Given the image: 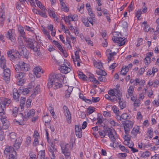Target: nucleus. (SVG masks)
I'll use <instances>...</instances> for the list:
<instances>
[{
	"mask_svg": "<svg viewBox=\"0 0 159 159\" xmlns=\"http://www.w3.org/2000/svg\"><path fill=\"white\" fill-rule=\"evenodd\" d=\"M64 75L61 73L53 74L49 75L48 80V88H51L54 86L53 88L56 89L62 87L61 82H63Z\"/></svg>",
	"mask_w": 159,
	"mask_h": 159,
	"instance_id": "nucleus-1",
	"label": "nucleus"
},
{
	"mask_svg": "<svg viewBox=\"0 0 159 159\" xmlns=\"http://www.w3.org/2000/svg\"><path fill=\"white\" fill-rule=\"evenodd\" d=\"M25 43V46L33 51L37 50V43L34 40L28 37H24L23 39Z\"/></svg>",
	"mask_w": 159,
	"mask_h": 159,
	"instance_id": "nucleus-2",
	"label": "nucleus"
},
{
	"mask_svg": "<svg viewBox=\"0 0 159 159\" xmlns=\"http://www.w3.org/2000/svg\"><path fill=\"white\" fill-rule=\"evenodd\" d=\"M21 143V141L20 139H16L15 140V142L13 144L14 148L11 147V151L13 149L11 154V159H16L17 158L16 152L15 150V149H19Z\"/></svg>",
	"mask_w": 159,
	"mask_h": 159,
	"instance_id": "nucleus-3",
	"label": "nucleus"
},
{
	"mask_svg": "<svg viewBox=\"0 0 159 159\" xmlns=\"http://www.w3.org/2000/svg\"><path fill=\"white\" fill-rule=\"evenodd\" d=\"M15 68L16 72H18L21 71H27L30 69V66L24 62H21L18 65L15 66Z\"/></svg>",
	"mask_w": 159,
	"mask_h": 159,
	"instance_id": "nucleus-4",
	"label": "nucleus"
},
{
	"mask_svg": "<svg viewBox=\"0 0 159 159\" xmlns=\"http://www.w3.org/2000/svg\"><path fill=\"white\" fill-rule=\"evenodd\" d=\"M60 145L61 148L62 152L65 156L66 159H71L70 153L68 148V144H63Z\"/></svg>",
	"mask_w": 159,
	"mask_h": 159,
	"instance_id": "nucleus-5",
	"label": "nucleus"
},
{
	"mask_svg": "<svg viewBox=\"0 0 159 159\" xmlns=\"http://www.w3.org/2000/svg\"><path fill=\"white\" fill-rule=\"evenodd\" d=\"M122 122L124 125L125 134L129 133L130 129H131L133 127V122L132 121L129 120L122 121Z\"/></svg>",
	"mask_w": 159,
	"mask_h": 159,
	"instance_id": "nucleus-6",
	"label": "nucleus"
},
{
	"mask_svg": "<svg viewBox=\"0 0 159 159\" xmlns=\"http://www.w3.org/2000/svg\"><path fill=\"white\" fill-rule=\"evenodd\" d=\"M3 70V80L7 84L10 83V69L9 68L5 69V66L2 65Z\"/></svg>",
	"mask_w": 159,
	"mask_h": 159,
	"instance_id": "nucleus-7",
	"label": "nucleus"
},
{
	"mask_svg": "<svg viewBox=\"0 0 159 159\" xmlns=\"http://www.w3.org/2000/svg\"><path fill=\"white\" fill-rule=\"evenodd\" d=\"M112 39L114 42L119 43L120 46L124 45L127 41V39L124 38H119L115 36L113 37Z\"/></svg>",
	"mask_w": 159,
	"mask_h": 159,
	"instance_id": "nucleus-8",
	"label": "nucleus"
},
{
	"mask_svg": "<svg viewBox=\"0 0 159 159\" xmlns=\"http://www.w3.org/2000/svg\"><path fill=\"white\" fill-rule=\"evenodd\" d=\"M15 30H11V45L16 47L17 45V42L16 39Z\"/></svg>",
	"mask_w": 159,
	"mask_h": 159,
	"instance_id": "nucleus-9",
	"label": "nucleus"
},
{
	"mask_svg": "<svg viewBox=\"0 0 159 159\" xmlns=\"http://www.w3.org/2000/svg\"><path fill=\"white\" fill-rule=\"evenodd\" d=\"M132 66L133 65L132 63L129 64L128 66H123L120 72V74L123 75H125L128 71L129 68H132Z\"/></svg>",
	"mask_w": 159,
	"mask_h": 159,
	"instance_id": "nucleus-10",
	"label": "nucleus"
},
{
	"mask_svg": "<svg viewBox=\"0 0 159 159\" xmlns=\"http://www.w3.org/2000/svg\"><path fill=\"white\" fill-rule=\"evenodd\" d=\"M13 98L16 101L19 100L20 94L16 88H14L13 90Z\"/></svg>",
	"mask_w": 159,
	"mask_h": 159,
	"instance_id": "nucleus-11",
	"label": "nucleus"
},
{
	"mask_svg": "<svg viewBox=\"0 0 159 159\" xmlns=\"http://www.w3.org/2000/svg\"><path fill=\"white\" fill-rule=\"evenodd\" d=\"M70 68L66 66V65L61 66L60 67V71L62 73L66 74L70 72Z\"/></svg>",
	"mask_w": 159,
	"mask_h": 159,
	"instance_id": "nucleus-12",
	"label": "nucleus"
},
{
	"mask_svg": "<svg viewBox=\"0 0 159 159\" xmlns=\"http://www.w3.org/2000/svg\"><path fill=\"white\" fill-rule=\"evenodd\" d=\"M41 71V69L39 67H36L33 69V71L34 74L38 78H39L41 76V74L43 73Z\"/></svg>",
	"mask_w": 159,
	"mask_h": 159,
	"instance_id": "nucleus-13",
	"label": "nucleus"
},
{
	"mask_svg": "<svg viewBox=\"0 0 159 159\" xmlns=\"http://www.w3.org/2000/svg\"><path fill=\"white\" fill-rule=\"evenodd\" d=\"M5 18L4 10L1 8L0 11V24L2 26L4 23Z\"/></svg>",
	"mask_w": 159,
	"mask_h": 159,
	"instance_id": "nucleus-14",
	"label": "nucleus"
},
{
	"mask_svg": "<svg viewBox=\"0 0 159 159\" xmlns=\"http://www.w3.org/2000/svg\"><path fill=\"white\" fill-rule=\"evenodd\" d=\"M15 51L14 49L11 50V59H13L14 58L16 57L17 58V57H18L19 55H20V53L19 52L17 51L16 50L15 53H13Z\"/></svg>",
	"mask_w": 159,
	"mask_h": 159,
	"instance_id": "nucleus-15",
	"label": "nucleus"
},
{
	"mask_svg": "<svg viewBox=\"0 0 159 159\" xmlns=\"http://www.w3.org/2000/svg\"><path fill=\"white\" fill-rule=\"evenodd\" d=\"M25 50L24 49H23L21 50H19V51L20 53V55L24 57L27 58L29 55V53L26 48H25Z\"/></svg>",
	"mask_w": 159,
	"mask_h": 159,
	"instance_id": "nucleus-16",
	"label": "nucleus"
},
{
	"mask_svg": "<svg viewBox=\"0 0 159 159\" xmlns=\"http://www.w3.org/2000/svg\"><path fill=\"white\" fill-rule=\"evenodd\" d=\"M18 45L19 50H21L23 49H24L25 50V45L21 39H19Z\"/></svg>",
	"mask_w": 159,
	"mask_h": 159,
	"instance_id": "nucleus-17",
	"label": "nucleus"
},
{
	"mask_svg": "<svg viewBox=\"0 0 159 159\" xmlns=\"http://www.w3.org/2000/svg\"><path fill=\"white\" fill-rule=\"evenodd\" d=\"M35 110L33 109H32L29 111L27 112V114L25 112V118H27L29 117L33 116L35 114Z\"/></svg>",
	"mask_w": 159,
	"mask_h": 159,
	"instance_id": "nucleus-18",
	"label": "nucleus"
},
{
	"mask_svg": "<svg viewBox=\"0 0 159 159\" xmlns=\"http://www.w3.org/2000/svg\"><path fill=\"white\" fill-rule=\"evenodd\" d=\"M131 99L133 101H134V103L133 104L134 106L135 107H139L140 105V100L139 99H137V98L135 97L134 99H133L132 96H131Z\"/></svg>",
	"mask_w": 159,
	"mask_h": 159,
	"instance_id": "nucleus-19",
	"label": "nucleus"
},
{
	"mask_svg": "<svg viewBox=\"0 0 159 159\" xmlns=\"http://www.w3.org/2000/svg\"><path fill=\"white\" fill-rule=\"evenodd\" d=\"M119 104L120 106V108L121 110H122L126 106V104L125 101L123 99L120 100L119 101Z\"/></svg>",
	"mask_w": 159,
	"mask_h": 159,
	"instance_id": "nucleus-20",
	"label": "nucleus"
},
{
	"mask_svg": "<svg viewBox=\"0 0 159 159\" xmlns=\"http://www.w3.org/2000/svg\"><path fill=\"white\" fill-rule=\"evenodd\" d=\"M51 147H50L48 148L50 156L55 155L54 152H57V149L54 148L52 145H51Z\"/></svg>",
	"mask_w": 159,
	"mask_h": 159,
	"instance_id": "nucleus-21",
	"label": "nucleus"
},
{
	"mask_svg": "<svg viewBox=\"0 0 159 159\" xmlns=\"http://www.w3.org/2000/svg\"><path fill=\"white\" fill-rule=\"evenodd\" d=\"M4 155L6 157H8V159H10V147L5 148L4 151Z\"/></svg>",
	"mask_w": 159,
	"mask_h": 159,
	"instance_id": "nucleus-22",
	"label": "nucleus"
},
{
	"mask_svg": "<svg viewBox=\"0 0 159 159\" xmlns=\"http://www.w3.org/2000/svg\"><path fill=\"white\" fill-rule=\"evenodd\" d=\"M116 52H113L109 53L108 55H107L108 63H109L111 60L114 59V56L116 55Z\"/></svg>",
	"mask_w": 159,
	"mask_h": 159,
	"instance_id": "nucleus-23",
	"label": "nucleus"
},
{
	"mask_svg": "<svg viewBox=\"0 0 159 159\" xmlns=\"http://www.w3.org/2000/svg\"><path fill=\"white\" fill-rule=\"evenodd\" d=\"M93 64L94 66L99 69H101L102 67V63L101 62H97L96 61H93Z\"/></svg>",
	"mask_w": 159,
	"mask_h": 159,
	"instance_id": "nucleus-24",
	"label": "nucleus"
},
{
	"mask_svg": "<svg viewBox=\"0 0 159 159\" xmlns=\"http://www.w3.org/2000/svg\"><path fill=\"white\" fill-rule=\"evenodd\" d=\"M18 31L20 34V36L22 37L24 39V37H26L25 36V33L24 32L23 28L22 26H20L18 28Z\"/></svg>",
	"mask_w": 159,
	"mask_h": 159,
	"instance_id": "nucleus-25",
	"label": "nucleus"
},
{
	"mask_svg": "<svg viewBox=\"0 0 159 159\" xmlns=\"http://www.w3.org/2000/svg\"><path fill=\"white\" fill-rule=\"evenodd\" d=\"M139 129V128L138 126H137L136 128H134L131 132V134L135 136H136L137 134L140 133Z\"/></svg>",
	"mask_w": 159,
	"mask_h": 159,
	"instance_id": "nucleus-26",
	"label": "nucleus"
},
{
	"mask_svg": "<svg viewBox=\"0 0 159 159\" xmlns=\"http://www.w3.org/2000/svg\"><path fill=\"white\" fill-rule=\"evenodd\" d=\"M96 73L100 76H105L107 75V73L105 71L101 69L97 70Z\"/></svg>",
	"mask_w": 159,
	"mask_h": 159,
	"instance_id": "nucleus-27",
	"label": "nucleus"
},
{
	"mask_svg": "<svg viewBox=\"0 0 159 159\" xmlns=\"http://www.w3.org/2000/svg\"><path fill=\"white\" fill-rule=\"evenodd\" d=\"M25 100L26 98H21L20 100V106L21 109H22L24 108V105L25 102Z\"/></svg>",
	"mask_w": 159,
	"mask_h": 159,
	"instance_id": "nucleus-28",
	"label": "nucleus"
},
{
	"mask_svg": "<svg viewBox=\"0 0 159 159\" xmlns=\"http://www.w3.org/2000/svg\"><path fill=\"white\" fill-rule=\"evenodd\" d=\"M79 53V51H76L75 52V59L73 58V56H72V59H73V61L74 64H75V62L76 61H80V60Z\"/></svg>",
	"mask_w": 159,
	"mask_h": 159,
	"instance_id": "nucleus-29",
	"label": "nucleus"
},
{
	"mask_svg": "<svg viewBox=\"0 0 159 159\" xmlns=\"http://www.w3.org/2000/svg\"><path fill=\"white\" fill-rule=\"evenodd\" d=\"M78 74L80 78L82 79L83 80H87L86 79L87 78V76L84 75L83 72L79 71L78 72Z\"/></svg>",
	"mask_w": 159,
	"mask_h": 159,
	"instance_id": "nucleus-30",
	"label": "nucleus"
},
{
	"mask_svg": "<svg viewBox=\"0 0 159 159\" xmlns=\"http://www.w3.org/2000/svg\"><path fill=\"white\" fill-rule=\"evenodd\" d=\"M82 21L85 26L87 27L89 26V24L88 22L89 20L88 18H86L84 17H83L82 18Z\"/></svg>",
	"mask_w": 159,
	"mask_h": 159,
	"instance_id": "nucleus-31",
	"label": "nucleus"
},
{
	"mask_svg": "<svg viewBox=\"0 0 159 159\" xmlns=\"http://www.w3.org/2000/svg\"><path fill=\"white\" fill-rule=\"evenodd\" d=\"M25 74L24 72H21L19 74L16 75L15 77L18 79H22L25 76Z\"/></svg>",
	"mask_w": 159,
	"mask_h": 159,
	"instance_id": "nucleus-32",
	"label": "nucleus"
},
{
	"mask_svg": "<svg viewBox=\"0 0 159 159\" xmlns=\"http://www.w3.org/2000/svg\"><path fill=\"white\" fill-rule=\"evenodd\" d=\"M40 90L39 85H37L36 87L33 89H32V92H33V94H32V95H36L38 93V92Z\"/></svg>",
	"mask_w": 159,
	"mask_h": 159,
	"instance_id": "nucleus-33",
	"label": "nucleus"
},
{
	"mask_svg": "<svg viewBox=\"0 0 159 159\" xmlns=\"http://www.w3.org/2000/svg\"><path fill=\"white\" fill-rule=\"evenodd\" d=\"M105 131L108 133V136L113 134V130L110 128L106 127L105 128ZM113 131L115 132L114 130H113Z\"/></svg>",
	"mask_w": 159,
	"mask_h": 159,
	"instance_id": "nucleus-34",
	"label": "nucleus"
},
{
	"mask_svg": "<svg viewBox=\"0 0 159 159\" xmlns=\"http://www.w3.org/2000/svg\"><path fill=\"white\" fill-rule=\"evenodd\" d=\"M39 155L40 156V159H48V158L45 157V152L44 151H40Z\"/></svg>",
	"mask_w": 159,
	"mask_h": 159,
	"instance_id": "nucleus-35",
	"label": "nucleus"
},
{
	"mask_svg": "<svg viewBox=\"0 0 159 159\" xmlns=\"http://www.w3.org/2000/svg\"><path fill=\"white\" fill-rule=\"evenodd\" d=\"M2 104H3L4 107H5V106H8L10 104V100L6 99L2 102Z\"/></svg>",
	"mask_w": 159,
	"mask_h": 159,
	"instance_id": "nucleus-36",
	"label": "nucleus"
},
{
	"mask_svg": "<svg viewBox=\"0 0 159 159\" xmlns=\"http://www.w3.org/2000/svg\"><path fill=\"white\" fill-rule=\"evenodd\" d=\"M144 61L146 65H148L150 62V57L149 56H147L144 59Z\"/></svg>",
	"mask_w": 159,
	"mask_h": 159,
	"instance_id": "nucleus-37",
	"label": "nucleus"
},
{
	"mask_svg": "<svg viewBox=\"0 0 159 159\" xmlns=\"http://www.w3.org/2000/svg\"><path fill=\"white\" fill-rule=\"evenodd\" d=\"M112 109L116 115L120 114V111L118 110V108L116 106L112 107Z\"/></svg>",
	"mask_w": 159,
	"mask_h": 159,
	"instance_id": "nucleus-38",
	"label": "nucleus"
},
{
	"mask_svg": "<svg viewBox=\"0 0 159 159\" xmlns=\"http://www.w3.org/2000/svg\"><path fill=\"white\" fill-rule=\"evenodd\" d=\"M73 89V88L72 87H69L67 90L66 91V96L67 97H69L70 96V94L72 90Z\"/></svg>",
	"mask_w": 159,
	"mask_h": 159,
	"instance_id": "nucleus-39",
	"label": "nucleus"
},
{
	"mask_svg": "<svg viewBox=\"0 0 159 159\" xmlns=\"http://www.w3.org/2000/svg\"><path fill=\"white\" fill-rule=\"evenodd\" d=\"M147 133L148 134V135L149 137L150 138H152L153 137V130L151 128L148 129Z\"/></svg>",
	"mask_w": 159,
	"mask_h": 159,
	"instance_id": "nucleus-40",
	"label": "nucleus"
},
{
	"mask_svg": "<svg viewBox=\"0 0 159 159\" xmlns=\"http://www.w3.org/2000/svg\"><path fill=\"white\" fill-rule=\"evenodd\" d=\"M119 148L122 151L124 152H126L127 153H129V151L128 150L126 149L125 147L124 146H122L120 144L119 146Z\"/></svg>",
	"mask_w": 159,
	"mask_h": 159,
	"instance_id": "nucleus-41",
	"label": "nucleus"
},
{
	"mask_svg": "<svg viewBox=\"0 0 159 159\" xmlns=\"http://www.w3.org/2000/svg\"><path fill=\"white\" fill-rule=\"evenodd\" d=\"M142 11L141 10H138L135 13L136 15V16L138 20L140 19V18L141 15L142 14Z\"/></svg>",
	"mask_w": 159,
	"mask_h": 159,
	"instance_id": "nucleus-42",
	"label": "nucleus"
},
{
	"mask_svg": "<svg viewBox=\"0 0 159 159\" xmlns=\"http://www.w3.org/2000/svg\"><path fill=\"white\" fill-rule=\"evenodd\" d=\"M94 108L89 107L87 109L88 113L90 115L94 111Z\"/></svg>",
	"mask_w": 159,
	"mask_h": 159,
	"instance_id": "nucleus-43",
	"label": "nucleus"
},
{
	"mask_svg": "<svg viewBox=\"0 0 159 159\" xmlns=\"http://www.w3.org/2000/svg\"><path fill=\"white\" fill-rule=\"evenodd\" d=\"M103 76H100L98 77V80L101 82H105L107 80L105 77H103Z\"/></svg>",
	"mask_w": 159,
	"mask_h": 159,
	"instance_id": "nucleus-44",
	"label": "nucleus"
},
{
	"mask_svg": "<svg viewBox=\"0 0 159 159\" xmlns=\"http://www.w3.org/2000/svg\"><path fill=\"white\" fill-rule=\"evenodd\" d=\"M20 80L17 82V84L19 85H22L25 82L26 80L25 79Z\"/></svg>",
	"mask_w": 159,
	"mask_h": 159,
	"instance_id": "nucleus-45",
	"label": "nucleus"
},
{
	"mask_svg": "<svg viewBox=\"0 0 159 159\" xmlns=\"http://www.w3.org/2000/svg\"><path fill=\"white\" fill-rule=\"evenodd\" d=\"M129 117V116L126 113H123L121 115V118L123 120H125L128 119Z\"/></svg>",
	"mask_w": 159,
	"mask_h": 159,
	"instance_id": "nucleus-46",
	"label": "nucleus"
},
{
	"mask_svg": "<svg viewBox=\"0 0 159 159\" xmlns=\"http://www.w3.org/2000/svg\"><path fill=\"white\" fill-rule=\"evenodd\" d=\"M150 155V152L148 151H146L145 152H143L142 154V156L143 157V158H145L147 157H148Z\"/></svg>",
	"mask_w": 159,
	"mask_h": 159,
	"instance_id": "nucleus-47",
	"label": "nucleus"
},
{
	"mask_svg": "<svg viewBox=\"0 0 159 159\" xmlns=\"http://www.w3.org/2000/svg\"><path fill=\"white\" fill-rule=\"evenodd\" d=\"M75 134L79 138H81L82 135V130L77 131L75 133Z\"/></svg>",
	"mask_w": 159,
	"mask_h": 159,
	"instance_id": "nucleus-48",
	"label": "nucleus"
},
{
	"mask_svg": "<svg viewBox=\"0 0 159 159\" xmlns=\"http://www.w3.org/2000/svg\"><path fill=\"white\" fill-rule=\"evenodd\" d=\"M31 102L32 100L31 99L29 98L27 99L26 103V105L27 107H29L30 106L31 104Z\"/></svg>",
	"mask_w": 159,
	"mask_h": 159,
	"instance_id": "nucleus-49",
	"label": "nucleus"
},
{
	"mask_svg": "<svg viewBox=\"0 0 159 159\" xmlns=\"http://www.w3.org/2000/svg\"><path fill=\"white\" fill-rule=\"evenodd\" d=\"M97 119L98 121L96 124L101 125L102 123H103V120L100 116H98Z\"/></svg>",
	"mask_w": 159,
	"mask_h": 159,
	"instance_id": "nucleus-50",
	"label": "nucleus"
},
{
	"mask_svg": "<svg viewBox=\"0 0 159 159\" xmlns=\"http://www.w3.org/2000/svg\"><path fill=\"white\" fill-rule=\"evenodd\" d=\"M110 123L111 126H114L116 125H118V123L116 122L114 120H111L110 121Z\"/></svg>",
	"mask_w": 159,
	"mask_h": 159,
	"instance_id": "nucleus-51",
	"label": "nucleus"
},
{
	"mask_svg": "<svg viewBox=\"0 0 159 159\" xmlns=\"http://www.w3.org/2000/svg\"><path fill=\"white\" fill-rule=\"evenodd\" d=\"M100 98L99 97H92V101L93 102H97L99 101Z\"/></svg>",
	"mask_w": 159,
	"mask_h": 159,
	"instance_id": "nucleus-52",
	"label": "nucleus"
},
{
	"mask_svg": "<svg viewBox=\"0 0 159 159\" xmlns=\"http://www.w3.org/2000/svg\"><path fill=\"white\" fill-rule=\"evenodd\" d=\"M5 107H2V105L1 104V102H0V115L1 116V117L2 116V114H4V112L3 111L4 110V108Z\"/></svg>",
	"mask_w": 159,
	"mask_h": 159,
	"instance_id": "nucleus-53",
	"label": "nucleus"
},
{
	"mask_svg": "<svg viewBox=\"0 0 159 159\" xmlns=\"http://www.w3.org/2000/svg\"><path fill=\"white\" fill-rule=\"evenodd\" d=\"M128 93L132 94L134 92V88L132 86H130L128 90Z\"/></svg>",
	"mask_w": 159,
	"mask_h": 159,
	"instance_id": "nucleus-54",
	"label": "nucleus"
},
{
	"mask_svg": "<svg viewBox=\"0 0 159 159\" xmlns=\"http://www.w3.org/2000/svg\"><path fill=\"white\" fill-rule=\"evenodd\" d=\"M108 94H110L111 96H115L116 93L114 90L111 89L109 91Z\"/></svg>",
	"mask_w": 159,
	"mask_h": 159,
	"instance_id": "nucleus-55",
	"label": "nucleus"
},
{
	"mask_svg": "<svg viewBox=\"0 0 159 159\" xmlns=\"http://www.w3.org/2000/svg\"><path fill=\"white\" fill-rule=\"evenodd\" d=\"M49 15L50 16H52L54 18H55V14L53 11H50L48 12Z\"/></svg>",
	"mask_w": 159,
	"mask_h": 159,
	"instance_id": "nucleus-56",
	"label": "nucleus"
},
{
	"mask_svg": "<svg viewBox=\"0 0 159 159\" xmlns=\"http://www.w3.org/2000/svg\"><path fill=\"white\" fill-rule=\"evenodd\" d=\"M16 135L15 132H12L11 133V139H16Z\"/></svg>",
	"mask_w": 159,
	"mask_h": 159,
	"instance_id": "nucleus-57",
	"label": "nucleus"
},
{
	"mask_svg": "<svg viewBox=\"0 0 159 159\" xmlns=\"http://www.w3.org/2000/svg\"><path fill=\"white\" fill-rule=\"evenodd\" d=\"M145 71L144 68H140L139 71H138V75H141L143 74L144 72Z\"/></svg>",
	"mask_w": 159,
	"mask_h": 159,
	"instance_id": "nucleus-58",
	"label": "nucleus"
},
{
	"mask_svg": "<svg viewBox=\"0 0 159 159\" xmlns=\"http://www.w3.org/2000/svg\"><path fill=\"white\" fill-rule=\"evenodd\" d=\"M39 14L40 16H42L45 18H46L47 17V16L46 15L45 12H43L41 11H39Z\"/></svg>",
	"mask_w": 159,
	"mask_h": 159,
	"instance_id": "nucleus-59",
	"label": "nucleus"
},
{
	"mask_svg": "<svg viewBox=\"0 0 159 159\" xmlns=\"http://www.w3.org/2000/svg\"><path fill=\"white\" fill-rule=\"evenodd\" d=\"M86 42L88 43V44L89 45H90L91 46H93V42L91 41L89 38H88L85 39Z\"/></svg>",
	"mask_w": 159,
	"mask_h": 159,
	"instance_id": "nucleus-60",
	"label": "nucleus"
},
{
	"mask_svg": "<svg viewBox=\"0 0 159 159\" xmlns=\"http://www.w3.org/2000/svg\"><path fill=\"white\" fill-rule=\"evenodd\" d=\"M129 133L125 134L126 135L125 136V139L127 141H129L130 140V136L129 134Z\"/></svg>",
	"mask_w": 159,
	"mask_h": 159,
	"instance_id": "nucleus-61",
	"label": "nucleus"
},
{
	"mask_svg": "<svg viewBox=\"0 0 159 159\" xmlns=\"http://www.w3.org/2000/svg\"><path fill=\"white\" fill-rule=\"evenodd\" d=\"M30 158L31 159H35L36 155L33 153H30L29 154Z\"/></svg>",
	"mask_w": 159,
	"mask_h": 159,
	"instance_id": "nucleus-62",
	"label": "nucleus"
},
{
	"mask_svg": "<svg viewBox=\"0 0 159 159\" xmlns=\"http://www.w3.org/2000/svg\"><path fill=\"white\" fill-rule=\"evenodd\" d=\"M152 103L153 105H156L157 107L159 106V101H158L154 100L152 102Z\"/></svg>",
	"mask_w": 159,
	"mask_h": 159,
	"instance_id": "nucleus-63",
	"label": "nucleus"
},
{
	"mask_svg": "<svg viewBox=\"0 0 159 159\" xmlns=\"http://www.w3.org/2000/svg\"><path fill=\"white\" fill-rule=\"evenodd\" d=\"M29 91L30 90L28 88H25L23 89V91H22V93L24 94H27L29 93Z\"/></svg>",
	"mask_w": 159,
	"mask_h": 159,
	"instance_id": "nucleus-64",
	"label": "nucleus"
}]
</instances>
